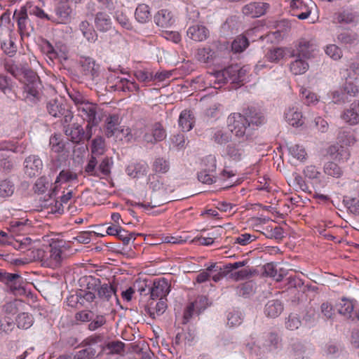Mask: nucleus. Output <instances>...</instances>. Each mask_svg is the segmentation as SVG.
I'll return each mask as SVG.
<instances>
[{"label": "nucleus", "mask_w": 359, "mask_h": 359, "mask_svg": "<svg viewBox=\"0 0 359 359\" xmlns=\"http://www.w3.org/2000/svg\"><path fill=\"white\" fill-rule=\"evenodd\" d=\"M87 289L96 290L95 306L100 313L112 311L114 304H119L116 287L111 284H101L100 279L90 277V280L87 283Z\"/></svg>", "instance_id": "1"}, {"label": "nucleus", "mask_w": 359, "mask_h": 359, "mask_svg": "<svg viewBox=\"0 0 359 359\" xmlns=\"http://www.w3.org/2000/svg\"><path fill=\"white\" fill-rule=\"evenodd\" d=\"M163 179L156 175L149 176V189L152 190L151 201L147 204L137 203L136 205L144 208L159 207L169 201L167 194L172 192L174 189L166 183Z\"/></svg>", "instance_id": "2"}, {"label": "nucleus", "mask_w": 359, "mask_h": 359, "mask_svg": "<svg viewBox=\"0 0 359 359\" xmlns=\"http://www.w3.org/2000/svg\"><path fill=\"white\" fill-rule=\"evenodd\" d=\"M227 124L231 133L236 137L245 141L252 137L254 131L251 128L248 119L241 113H232L227 118Z\"/></svg>", "instance_id": "3"}, {"label": "nucleus", "mask_w": 359, "mask_h": 359, "mask_svg": "<svg viewBox=\"0 0 359 359\" xmlns=\"http://www.w3.org/2000/svg\"><path fill=\"white\" fill-rule=\"evenodd\" d=\"M134 135L136 137H142L144 141L151 144L162 141L166 137L163 126L158 122L148 125H137Z\"/></svg>", "instance_id": "4"}, {"label": "nucleus", "mask_w": 359, "mask_h": 359, "mask_svg": "<svg viewBox=\"0 0 359 359\" xmlns=\"http://www.w3.org/2000/svg\"><path fill=\"white\" fill-rule=\"evenodd\" d=\"M281 339L276 332H269L265 337L262 347L256 346L255 343L246 344V348L252 355H262L266 353L276 351L280 344Z\"/></svg>", "instance_id": "5"}, {"label": "nucleus", "mask_w": 359, "mask_h": 359, "mask_svg": "<svg viewBox=\"0 0 359 359\" xmlns=\"http://www.w3.org/2000/svg\"><path fill=\"white\" fill-rule=\"evenodd\" d=\"M0 282L3 283L7 290L14 295H22L25 293V281L19 273H8L0 269Z\"/></svg>", "instance_id": "6"}, {"label": "nucleus", "mask_w": 359, "mask_h": 359, "mask_svg": "<svg viewBox=\"0 0 359 359\" xmlns=\"http://www.w3.org/2000/svg\"><path fill=\"white\" fill-rule=\"evenodd\" d=\"M24 99L30 102H34L39 95V89L41 86L39 76L32 70L25 73Z\"/></svg>", "instance_id": "7"}, {"label": "nucleus", "mask_w": 359, "mask_h": 359, "mask_svg": "<svg viewBox=\"0 0 359 359\" xmlns=\"http://www.w3.org/2000/svg\"><path fill=\"white\" fill-rule=\"evenodd\" d=\"M358 88L352 82H346L339 89L332 93V102L341 104L349 102L358 93Z\"/></svg>", "instance_id": "8"}, {"label": "nucleus", "mask_w": 359, "mask_h": 359, "mask_svg": "<svg viewBox=\"0 0 359 359\" xmlns=\"http://www.w3.org/2000/svg\"><path fill=\"white\" fill-rule=\"evenodd\" d=\"M13 19L17 22L21 34L29 35L34 31L33 17L30 16L26 6H22L19 10H15Z\"/></svg>", "instance_id": "9"}, {"label": "nucleus", "mask_w": 359, "mask_h": 359, "mask_svg": "<svg viewBox=\"0 0 359 359\" xmlns=\"http://www.w3.org/2000/svg\"><path fill=\"white\" fill-rule=\"evenodd\" d=\"M99 108L97 104L88 102L83 104V106L78 108V114L83 121L89 123L90 126H97L101 121V118L98 115Z\"/></svg>", "instance_id": "10"}, {"label": "nucleus", "mask_w": 359, "mask_h": 359, "mask_svg": "<svg viewBox=\"0 0 359 359\" xmlns=\"http://www.w3.org/2000/svg\"><path fill=\"white\" fill-rule=\"evenodd\" d=\"M25 173L29 177L38 176L43 170V162L41 159L36 155L27 156L24 161Z\"/></svg>", "instance_id": "11"}, {"label": "nucleus", "mask_w": 359, "mask_h": 359, "mask_svg": "<svg viewBox=\"0 0 359 359\" xmlns=\"http://www.w3.org/2000/svg\"><path fill=\"white\" fill-rule=\"evenodd\" d=\"M79 64L81 73L87 79L94 81L99 76V65L90 57H81Z\"/></svg>", "instance_id": "12"}, {"label": "nucleus", "mask_w": 359, "mask_h": 359, "mask_svg": "<svg viewBox=\"0 0 359 359\" xmlns=\"http://www.w3.org/2000/svg\"><path fill=\"white\" fill-rule=\"evenodd\" d=\"M170 285L165 278L155 280L152 286H149L148 293L150 294L151 298L155 299L156 298L166 299V296L170 292Z\"/></svg>", "instance_id": "13"}, {"label": "nucleus", "mask_w": 359, "mask_h": 359, "mask_svg": "<svg viewBox=\"0 0 359 359\" xmlns=\"http://www.w3.org/2000/svg\"><path fill=\"white\" fill-rule=\"evenodd\" d=\"M270 6L265 2H251L244 6L242 12L245 15L251 18H259L264 15L269 10Z\"/></svg>", "instance_id": "14"}, {"label": "nucleus", "mask_w": 359, "mask_h": 359, "mask_svg": "<svg viewBox=\"0 0 359 359\" xmlns=\"http://www.w3.org/2000/svg\"><path fill=\"white\" fill-rule=\"evenodd\" d=\"M63 130L73 143L79 144L84 140V130L78 123L64 126Z\"/></svg>", "instance_id": "15"}, {"label": "nucleus", "mask_w": 359, "mask_h": 359, "mask_svg": "<svg viewBox=\"0 0 359 359\" xmlns=\"http://www.w3.org/2000/svg\"><path fill=\"white\" fill-rule=\"evenodd\" d=\"M243 116L248 119L251 128L254 131L257 127L265 122V117L263 114L255 107H248L243 111Z\"/></svg>", "instance_id": "16"}, {"label": "nucleus", "mask_w": 359, "mask_h": 359, "mask_svg": "<svg viewBox=\"0 0 359 359\" xmlns=\"http://www.w3.org/2000/svg\"><path fill=\"white\" fill-rule=\"evenodd\" d=\"M285 118L290 125L295 127L302 126L304 123L302 110L298 106L290 107L285 112Z\"/></svg>", "instance_id": "17"}, {"label": "nucleus", "mask_w": 359, "mask_h": 359, "mask_svg": "<svg viewBox=\"0 0 359 359\" xmlns=\"http://www.w3.org/2000/svg\"><path fill=\"white\" fill-rule=\"evenodd\" d=\"M187 34L195 41H203L208 38L210 32L203 25L196 24L188 28Z\"/></svg>", "instance_id": "18"}, {"label": "nucleus", "mask_w": 359, "mask_h": 359, "mask_svg": "<svg viewBox=\"0 0 359 359\" xmlns=\"http://www.w3.org/2000/svg\"><path fill=\"white\" fill-rule=\"evenodd\" d=\"M341 118L351 126L357 125L359 123V101L351 104L349 108L342 112Z\"/></svg>", "instance_id": "19"}, {"label": "nucleus", "mask_w": 359, "mask_h": 359, "mask_svg": "<svg viewBox=\"0 0 359 359\" xmlns=\"http://www.w3.org/2000/svg\"><path fill=\"white\" fill-rule=\"evenodd\" d=\"M316 49V46L312 41L301 39L297 48L296 56L304 59H309L313 57Z\"/></svg>", "instance_id": "20"}, {"label": "nucleus", "mask_w": 359, "mask_h": 359, "mask_svg": "<svg viewBox=\"0 0 359 359\" xmlns=\"http://www.w3.org/2000/svg\"><path fill=\"white\" fill-rule=\"evenodd\" d=\"M94 24L97 30L101 32H107L112 25L111 18L104 11H99L95 15Z\"/></svg>", "instance_id": "21"}, {"label": "nucleus", "mask_w": 359, "mask_h": 359, "mask_svg": "<svg viewBox=\"0 0 359 359\" xmlns=\"http://www.w3.org/2000/svg\"><path fill=\"white\" fill-rule=\"evenodd\" d=\"M72 10L67 4L58 5L55 8V18L52 20L57 23L67 24L71 21Z\"/></svg>", "instance_id": "22"}, {"label": "nucleus", "mask_w": 359, "mask_h": 359, "mask_svg": "<svg viewBox=\"0 0 359 359\" xmlns=\"http://www.w3.org/2000/svg\"><path fill=\"white\" fill-rule=\"evenodd\" d=\"M166 299H160L159 301L154 305V302L149 303L145 306V312L153 319L162 315L167 309Z\"/></svg>", "instance_id": "23"}, {"label": "nucleus", "mask_w": 359, "mask_h": 359, "mask_svg": "<svg viewBox=\"0 0 359 359\" xmlns=\"http://www.w3.org/2000/svg\"><path fill=\"white\" fill-rule=\"evenodd\" d=\"M79 29L89 43H95L97 40V34L88 20H82L79 23Z\"/></svg>", "instance_id": "24"}, {"label": "nucleus", "mask_w": 359, "mask_h": 359, "mask_svg": "<svg viewBox=\"0 0 359 359\" xmlns=\"http://www.w3.org/2000/svg\"><path fill=\"white\" fill-rule=\"evenodd\" d=\"M242 142L238 143H231L226 148V155L233 161H238L242 159L245 153Z\"/></svg>", "instance_id": "25"}, {"label": "nucleus", "mask_w": 359, "mask_h": 359, "mask_svg": "<svg viewBox=\"0 0 359 359\" xmlns=\"http://www.w3.org/2000/svg\"><path fill=\"white\" fill-rule=\"evenodd\" d=\"M283 306L278 299L269 300L264 307V313L270 318L278 317L283 311Z\"/></svg>", "instance_id": "26"}, {"label": "nucleus", "mask_w": 359, "mask_h": 359, "mask_svg": "<svg viewBox=\"0 0 359 359\" xmlns=\"http://www.w3.org/2000/svg\"><path fill=\"white\" fill-rule=\"evenodd\" d=\"M48 114L54 117H60L66 111L65 104L57 99L49 100L46 104Z\"/></svg>", "instance_id": "27"}, {"label": "nucleus", "mask_w": 359, "mask_h": 359, "mask_svg": "<svg viewBox=\"0 0 359 359\" xmlns=\"http://www.w3.org/2000/svg\"><path fill=\"white\" fill-rule=\"evenodd\" d=\"M154 22L158 27H168L174 22V20L170 11L161 10L154 15Z\"/></svg>", "instance_id": "28"}, {"label": "nucleus", "mask_w": 359, "mask_h": 359, "mask_svg": "<svg viewBox=\"0 0 359 359\" xmlns=\"http://www.w3.org/2000/svg\"><path fill=\"white\" fill-rule=\"evenodd\" d=\"M354 309L353 302L346 298H342L341 302L339 304L338 312L348 319L352 320L355 319V315H353Z\"/></svg>", "instance_id": "29"}, {"label": "nucleus", "mask_w": 359, "mask_h": 359, "mask_svg": "<svg viewBox=\"0 0 359 359\" xmlns=\"http://www.w3.org/2000/svg\"><path fill=\"white\" fill-rule=\"evenodd\" d=\"M78 175L70 170H62L57 177L55 182V187L52 190V194H55L57 191L59 183H66L74 180H77Z\"/></svg>", "instance_id": "30"}, {"label": "nucleus", "mask_w": 359, "mask_h": 359, "mask_svg": "<svg viewBox=\"0 0 359 359\" xmlns=\"http://www.w3.org/2000/svg\"><path fill=\"white\" fill-rule=\"evenodd\" d=\"M232 133L226 130L216 129L212 132V140L219 145L225 144L231 140Z\"/></svg>", "instance_id": "31"}, {"label": "nucleus", "mask_w": 359, "mask_h": 359, "mask_svg": "<svg viewBox=\"0 0 359 359\" xmlns=\"http://www.w3.org/2000/svg\"><path fill=\"white\" fill-rule=\"evenodd\" d=\"M4 68L7 72L20 81L22 79V76L25 79V73L30 70L23 69L12 60L6 61L4 63Z\"/></svg>", "instance_id": "32"}, {"label": "nucleus", "mask_w": 359, "mask_h": 359, "mask_svg": "<svg viewBox=\"0 0 359 359\" xmlns=\"http://www.w3.org/2000/svg\"><path fill=\"white\" fill-rule=\"evenodd\" d=\"M114 161L112 157L104 156L99 160L98 175L99 178H102V175L108 177L111 174V170L113 167Z\"/></svg>", "instance_id": "33"}, {"label": "nucleus", "mask_w": 359, "mask_h": 359, "mask_svg": "<svg viewBox=\"0 0 359 359\" xmlns=\"http://www.w3.org/2000/svg\"><path fill=\"white\" fill-rule=\"evenodd\" d=\"M76 299L81 304H84L85 302L92 303L97 300L96 290L90 289L81 290L76 292Z\"/></svg>", "instance_id": "34"}, {"label": "nucleus", "mask_w": 359, "mask_h": 359, "mask_svg": "<svg viewBox=\"0 0 359 359\" xmlns=\"http://www.w3.org/2000/svg\"><path fill=\"white\" fill-rule=\"evenodd\" d=\"M308 62L302 57H297L296 60L290 63V71L294 75L304 74L309 69Z\"/></svg>", "instance_id": "35"}, {"label": "nucleus", "mask_w": 359, "mask_h": 359, "mask_svg": "<svg viewBox=\"0 0 359 359\" xmlns=\"http://www.w3.org/2000/svg\"><path fill=\"white\" fill-rule=\"evenodd\" d=\"M135 19L141 23H145L151 19V15L148 5L139 4L135 12Z\"/></svg>", "instance_id": "36"}, {"label": "nucleus", "mask_w": 359, "mask_h": 359, "mask_svg": "<svg viewBox=\"0 0 359 359\" xmlns=\"http://www.w3.org/2000/svg\"><path fill=\"white\" fill-rule=\"evenodd\" d=\"M179 125L184 131H189L194 125V118L190 111L184 110L179 118Z\"/></svg>", "instance_id": "37"}, {"label": "nucleus", "mask_w": 359, "mask_h": 359, "mask_svg": "<svg viewBox=\"0 0 359 359\" xmlns=\"http://www.w3.org/2000/svg\"><path fill=\"white\" fill-rule=\"evenodd\" d=\"M119 118L117 115L109 116L106 120L105 135L111 137L118 130Z\"/></svg>", "instance_id": "38"}, {"label": "nucleus", "mask_w": 359, "mask_h": 359, "mask_svg": "<svg viewBox=\"0 0 359 359\" xmlns=\"http://www.w3.org/2000/svg\"><path fill=\"white\" fill-rule=\"evenodd\" d=\"M90 151H91V156H95L97 158L104 154L105 144H104V140L102 137H100V136L96 137L94 140H93L91 147H90Z\"/></svg>", "instance_id": "39"}, {"label": "nucleus", "mask_w": 359, "mask_h": 359, "mask_svg": "<svg viewBox=\"0 0 359 359\" xmlns=\"http://www.w3.org/2000/svg\"><path fill=\"white\" fill-rule=\"evenodd\" d=\"M338 41L342 44L352 45L358 42V35L351 30H344L337 36Z\"/></svg>", "instance_id": "40"}, {"label": "nucleus", "mask_w": 359, "mask_h": 359, "mask_svg": "<svg viewBox=\"0 0 359 359\" xmlns=\"http://www.w3.org/2000/svg\"><path fill=\"white\" fill-rule=\"evenodd\" d=\"M28 222V219H13L9 223V229L13 233L27 231L30 228V224Z\"/></svg>", "instance_id": "41"}, {"label": "nucleus", "mask_w": 359, "mask_h": 359, "mask_svg": "<svg viewBox=\"0 0 359 359\" xmlns=\"http://www.w3.org/2000/svg\"><path fill=\"white\" fill-rule=\"evenodd\" d=\"M337 139L339 142L346 146H351L356 142L355 137L351 131L343 129L339 130Z\"/></svg>", "instance_id": "42"}, {"label": "nucleus", "mask_w": 359, "mask_h": 359, "mask_svg": "<svg viewBox=\"0 0 359 359\" xmlns=\"http://www.w3.org/2000/svg\"><path fill=\"white\" fill-rule=\"evenodd\" d=\"M15 84L8 76L0 74V90L8 96L14 92Z\"/></svg>", "instance_id": "43"}, {"label": "nucleus", "mask_w": 359, "mask_h": 359, "mask_svg": "<svg viewBox=\"0 0 359 359\" xmlns=\"http://www.w3.org/2000/svg\"><path fill=\"white\" fill-rule=\"evenodd\" d=\"M98 164L97 157L90 156L89 160L85 166L84 171L90 176L98 177Z\"/></svg>", "instance_id": "44"}, {"label": "nucleus", "mask_w": 359, "mask_h": 359, "mask_svg": "<svg viewBox=\"0 0 359 359\" xmlns=\"http://www.w3.org/2000/svg\"><path fill=\"white\" fill-rule=\"evenodd\" d=\"M15 191V185L9 180H4L0 182V196L6 198L12 196Z\"/></svg>", "instance_id": "45"}, {"label": "nucleus", "mask_w": 359, "mask_h": 359, "mask_svg": "<svg viewBox=\"0 0 359 359\" xmlns=\"http://www.w3.org/2000/svg\"><path fill=\"white\" fill-rule=\"evenodd\" d=\"M98 354L97 350L92 346H86L76 353L74 359H94Z\"/></svg>", "instance_id": "46"}, {"label": "nucleus", "mask_w": 359, "mask_h": 359, "mask_svg": "<svg viewBox=\"0 0 359 359\" xmlns=\"http://www.w3.org/2000/svg\"><path fill=\"white\" fill-rule=\"evenodd\" d=\"M324 172L327 175L336 178L340 177L343 174L341 168L337 163L332 161L327 162L325 164Z\"/></svg>", "instance_id": "47"}, {"label": "nucleus", "mask_w": 359, "mask_h": 359, "mask_svg": "<svg viewBox=\"0 0 359 359\" xmlns=\"http://www.w3.org/2000/svg\"><path fill=\"white\" fill-rule=\"evenodd\" d=\"M50 187V182L45 176H42L37 179L34 184L33 190L34 193L38 194H44Z\"/></svg>", "instance_id": "48"}, {"label": "nucleus", "mask_w": 359, "mask_h": 359, "mask_svg": "<svg viewBox=\"0 0 359 359\" xmlns=\"http://www.w3.org/2000/svg\"><path fill=\"white\" fill-rule=\"evenodd\" d=\"M249 45L248 39L244 36H237L231 44L232 50L235 53L243 52Z\"/></svg>", "instance_id": "49"}, {"label": "nucleus", "mask_w": 359, "mask_h": 359, "mask_svg": "<svg viewBox=\"0 0 359 359\" xmlns=\"http://www.w3.org/2000/svg\"><path fill=\"white\" fill-rule=\"evenodd\" d=\"M285 55L284 48H275L268 50L266 54V59L271 62H278L283 59Z\"/></svg>", "instance_id": "50"}, {"label": "nucleus", "mask_w": 359, "mask_h": 359, "mask_svg": "<svg viewBox=\"0 0 359 359\" xmlns=\"http://www.w3.org/2000/svg\"><path fill=\"white\" fill-rule=\"evenodd\" d=\"M16 321L19 328L28 329L33 324V318L28 313H22L18 316Z\"/></svg>", "instance_id": "51"}, {"label": "nucleus", "mask_w": 359, "mask_h": 359, "mask_svg": "<svg viewBox=\"0 0 359 359\" xmlns=\"http://www.w3.org/2000/svg\"><path fill=\"white\" fill-rule=\"evenodd\" d=\"M125 344L120 341H114L109 342L105 346L102 347V351L107 349L110 354H119L124 348Z\"/></svg>", "instance_id": "52"}, {"label": "nucleus", "mask_w": 359, "mask_h": 359, "mask_svg": "<svg viewBox=\"0 0 359 359\" xmlns=\"http://www.w3.org/2000/svg\"><path fill=\"white\" fill-rule=\"evenodd\" d=\"M37 356L34 347H30L26 350L18 348L15 351V357L16 359H36Z\"/></svg>", "instance_id": "53"}, {"label": "nucleus", "mask_w": 359, "mask_h": 359, "mask_svg": "<svg viewBox=\"0 0 359 359\" xmlns=\"http://www.w3.org/2000/svg\"><path fill=\"white\" fill-rule=\"evenodd\" d=\"M290 154L298 160L306 159V152L304 148L299 144H292L288 147Z\"/></svg>", "instance_id": "54"}, {"label": "nucleus", "mask_w": 359, "mask_h": 359, "mask_svg": "<svg viewBox=\"0 0 359 359\" xmlns=\"http://www.w3.org/2000/svg\"><path fill=\"white\" fill-rule=\"evenodd\" d=\"M49 258V265L51 266H57L62 261V250L58 248L51 247Z\"/></svg>", "instance_id": "55"}, {"label": "nucleus", "mask_w": 359, "mask_h": 359, "mask_svg": "<svg viewBox=\"0 0 359 359\" xmlns=\"http://www.w3.org/2000/svg\"><path fill=\"white\" fill-rule=\"evenodd\" d=\"M22 302L19 300H14L9 302L6 303L3 306V311L5 313L8 315H15L19 311V307L22 306Z\"/></svg>", "instance_id": "56"}, {"label": "nucleus", "mask_w": 359, "mask_h": 359, "mask_svg": "<svg viewBox=\"0 0 359 359\" xmlns=\"http://www.w3.org/2000/svg\"><path fill=\"white\" fill-rule=\"evenodd\" d=\"M42 51L52 60L58 57V53L53 46L47 40H44L41 44Z\"/></svg>", "instance_id": "57"}, {"label": "nucleus", "mask_w": 359, "mask_h": 359, "mask_svg": "<svg viewBox=\"0 0 359 359\" xmlns=\"http://www.w3.org/2000/svg\"><path fill=\"white\" fill-rule=\"evenodd\" d=\"M1 48L3 51L10 57H12L17 51V46L11 38L1 42Z\"/></svg>", "instance_id": "58"}, {"label": "nucleus", "mask_w": 359, "mask_h": 359, "mask_svg": "<svg viewBox=\"0 0 359 359\" xmlns=\"http://www.w3.org/2000/svg\"><path fill=\"white\" fill-rule=\"evenodd\" d=\"M145 171L144 165L136 163L128 165L126 168L127 174L133 178L138 177L140 175H143Z\"/></svg>", "instance_id": "59"}, {"label": "nucleus", "mask_w": 359, "mask_h": 359, "mask_svg": "<svg viewBox=\"0 0 359 359\" xmlns=\"http://www.w3.org/2000/svg\"><path fill=\"white\" fill-rule=\"evenodd\" d=\"M325 53L334 60H338L342 57V51L335 44H330L326 46L325 49Z\"/></svg>", "instance_id": "60"}, {"label": "nucleus", "mask_w": 359, "mask_h": 359, "mask_svg": "<svg viewBox=\"0 0 359 359\" xmlns=\"http://www.w3.org/2000/svg\"><path fill=\"white\" fill-rule=\"evenodd\" d=\"M229 278L235 281L247 279L252 276L251 271L248 269H243L238 271L228 273Z\"/></svg>", "instance_id": "61"}, {"label": "nucleus", "mask_w": 359, "mask_h": 359, "mask_svg": "<svg viewBox=\"0 0 359 359\" xmlns=\"http://www.w3.org/2000/svg\"><path fill=\"white\" fill-rule=\"evenodd\" d=\"M216 157L214 155H208L203 159V170L209 172H215L216 170Z\"/></svg>", "instance_id": "62"}, {"label": "nucleus", "mask_w": 359, "mask_h": 359, "mask_svg": "<svg viewBox=\"0 0 359 359\" xmlns=\"http://www.w3.org/2000/svg\"><path fill=\"white\" fill-rule=\"evenodd\" d=\"M238 66L237 65H231L224 69L227 82L231 81L232 83H237L236 74H238Z\"/></svg>", "instance_id": "63"}, {"label": "nucleus", "mask_w": 359, "mask_h": 359, "mask_svg": "<svg viewBox=\"0 0 359 359\" xmlns=\"http://www.w3.org/2000/svg\"><path fill=\"white\" fill-rule=\"evenodd\" d=\"M106 323L107 320L104 315H97L95 318L91 320V322L88 324V329L90 331H95L105 325Z\"/></svg>", "instance_id": "64"}]
</instances>
